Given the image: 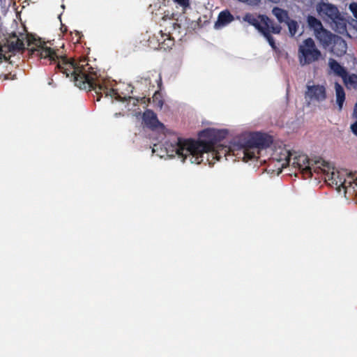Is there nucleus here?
I'll use <instances>...</instances> for the list:
<instances>
[{"label":"nucleus","mask_w":357,"mask_h":357,"mask_svg":"<svg viewBox=\"0 0 357 357\" xmlns=\"http://www.w3.org/2000/svg\"><path fill=\"white\" fill-rule=\"evenodd\" d=\"M24 38V34L18 37L15 33H12L7 40L8 51H23ZM26 38L28 50L31 54L47 59L50 63H56L55 69L66 75V77H70L76 86L81 89L93 91L97 97L96 101H99L103 95L112 98L118 94L116 90L98 79L96 73L88 64L80 65L75 60L70 61L66 56H59L54 49L47 47L46 43L40 39L28 35Z\"/></svg>","instance_id":"f257e3e1"},{"label":"nucleus","mask_w":357,"mask_h":357,"mask_svg":"<svg viewBox=\"0 0 357 357\" xmlns=\"http://www.w3.org/2000/svg\"><path fill=\"white\" fill-rule=\"evenodd\" d=\"M227 134L224 130L206 128L200 131L198 134L199 140L185 139L177 137L174 143L166 144V149L169 152H174L184 162L187 158L191 163L200 164L204 161V155H207L206 161L211 164L209 155L213 158L220 160V157L214 150L215 144L223 139Z\"/></svg>","instance_id":"f03ea898"},{"label":"nucleus","mask_w":357,"mask_h":357,"mask_svg":"<svg viewBox=\"0 0 357 357\" xmlns=\"http://www.w3.org/2000/svg\"><path fill=\"white\" fill-rule=\"evenodd\" d=\"M243 20L255 26L267 40L268 44L273 50L277 48L271 33H280L282 27L280 24H275L265 15H259L257 17H255L252 14L248 13L244 16Z\"/></svg>","instance_id":"7ed1b4c3"},{"label":"nucleus","mask_w":357,"mask_h":357,"mask_svg":"<svg viewBox=\"0 0 357 357\" xmlns=\"http://www.w3.org/2000/svg\"><path fill=\"white\" fill-rule=\"evenodd\" d=\"M292 160V165L297 167L305 178H311L313 173L319 174L326 171L322 166H326V161L321 158L310 160L307 155L299 154L291 158L290 152H287L286 164L289 165Z\"/></svg>","instance_id":"20e7f679"},{"label":"nucleus","mask_w":357,"mask_h":357,"mask_svg":"<svg viewBox=\"0 0 357 357\" xmlns=\"http://www.w3.org/2000/svg\"><path fill=\"white\" fill-rule=\"evenodd\" d=\"M298 59L301 66H308L322 59V54L312 38L305 39L298 46Z\"/></svg>","instance_id":"39448f33"},{"label":"nucleus","mask_w":357,"mask_h":357,"mask_svg":"<svg viewBox=\"0 0 357 357\" xmlns=\"http://www.w3.org/2000/svg\"><path fill=\"white\" fill-rule=\"evenodd\" d=\"M242 140H245V146L246 147H255L258 149H266L269 147L273 143L271 136L261 132L252 133L242 139Z\"/></svg>","instance_id":"423d86ee"},{"label":"nucleus","mask_w":357,"mask_h":357,"mask_svg":"<svg viewBox=\"0 0 357 357\" xmlns=\"http://www.w3.org/2000/svg\"><path fill=\"white\" fill-rule=\"evenodd\" d=\"M322 167L324 168L326 171L321 172L319 174H324L326 181H330L331 184L335 185L338 189L341 187L344 189L347 188L346 179L340 172L335 170L334 168H333L331 172V167L326 162V166H322Z\"/></svg>","instance_id":"0eeeda50"},{"label":"nucleus","mask_w":357,"mask_h":357,"mask_svg":"<svg viewBox=\"0 0 357 357\" xmlns=\"http://www.w3.org/2000/svg\"><path fill=\"white\" fill-rule=\"evenodd\" d=\"M142 121L145 126L151 130L163 129L164 124L161 123L156 114L151 109H146L142 114Z\"/></svg>","instance_id":"6e6552de"},{"label":"nucleus","mask_w":357,"mask_h":357,"mask_svg":"<svg viewBox=\"0 0 357 357\" xmlns=\"http://www.w3.org/2000/svg\"><path fill=\"white\" fill-rule=\"evenodd\" d=\"M305 98H308L310 100H316L322 102L326 98V88L322 85H307L305 91Z\"/></svg>","instance_id":"1a4fd4ad"},{"label":"nucleus","mask_w":357,"mask_h":357,"mask_svg":"<svg viewBox=\"0 0 357 357\" xmlns=\"http://www.w3.org/2000/svg\"><path fill=\"white\" fill-rule=\"evenodd\" d=\"M317 10L320 15L327 17L331 20L337 19L340 14L336 6L323 2L317 5Z\"/></svg>","instance_id":"9d476101"},{"label":"nucleus","mask_w":357,"mask_h":357,"mask_svg":"<svg viewBox=\"0 0 357 357\" xmlns=\"http://www.w3.org/2000/svg\"><path fill=\"white\" fill-rule=\"evenodd\" d=\"M328 49L335 56H342L347 52V44L342 37L337 35Z\"/></svg>","instance_id":"9b49d317"},{"label":"nucleus","mask_w":357,"mask_h":357,"mask_svg":"<svg viewBox=\"0 0 357 357\" xmlns=\"http://www.w3.org/2000/svg\"><path fill=\"white\" fill-rule=\"evenodd\" d=\"M337 35L333 34L326 29L316 33L315 37L324 49H328Z\"/></svg>","instance_id":"f8f14e48"},{"label":"nucleus","mask_w":357,"mask_h":357,"mask_svg":"<svg viewBox=\"0 0 357 357\" xmlns=\"http://www.w3.org/2000/svg\"><path fill=\"white\" fill-rule=\"evenodd\" d=\"M328 66L330 69L335 75L340 77L344 82H347L346 78L348 75V73L344 67L341 66L336 60L333 59H330L328 60Z\"/></svg>","instance_id":"ddd939ff"},{"label":"nucleus","mask_w":357,"mask_h":357,"mask_svg":"<svg viewBox=\"0 0 357 357\" xmlns=\"http://www.w3.org/2000/svg\"><path fill=\"white\" fill-rule=\"evenodd\" d=\"M234 16L227 10L220 12L218 17V20L215 23L216 29L225 26L234 20Z\"/></svg>","instance_id":"4468645a"},{"label":"nucleus","mask_w":357,"mask_h":357,"mask_svg":"<svg viewBox=\"0 0 357 357\" xmlns=\"http://www.w3.org/2000/svg\"><path fill=\"white\" fill-rule=\"evenodd\" d=\"M335 89L336 95V101L338 105L339 109H342L343 103L345 100V92L344 88L337 82L335 83Z\"/></svg>","instance_id":"2eb2a0df"},{"label":"nucleus","mask_w":357,"mask_h":357,"mask_svg":"<svg viewBox=\"0 0 357 357\" xmlns=\"http://www.w3.org/2000/svg\"><path fill=\"white\" fill-rule=\"evenodd\" d=\"M307 21L309 27L314 31V36L316 35V33H318L324 29L321 21L314 16H308Z\"/></svg>","instance_id":"dca6fc26"},{"label":"nucleus","mask_w":357,"mask_h":357,"mask_svg":"<svg viewBox=\"0 0 357 357\" xmlns=\"http://www.w3.org/2000/svg\"><path fill=\"white\" fill-rule=\"evenodd\" d=\"M333 23V29L335 31L340 33H344L347 31V22L346 20L341 16L337 17V19L332 20Z\"/></svg>","instance_id":"f3484780"},{"label":"nucleus","mask_w":357,"mask_h":357,"mask_svg":"<svg viewBox=\"0 0 357 357\" xmlns=\"http://www.w3.org/2000/svg\"><path fill=\"white\" fill-rule=\"evenodd\" d=\"M272 13L280 22H286L289 19L287 11L282 8L275 7L272 10Z\"/></svg>","instance_id":"a211bd4d"},{"label":"nucleus","mask_w":357,"mask_h":357,"mask_svg":"<svg viewBox=\"0 0 357 357\" xmlns=\"http://www.w3.org/2000/svg\"><path fill=\"white\" fill-rule=\"evenodd\" d=\"M241 143V146L243 148V159L246 161L249 160H252V158H255V154L253 151H251V149H253L254 147H246L245 146V140H243Z\"/></svg>","instance_id":"6ab92c4d"},{"label":"nucleus","mask_w":357,"mask_h":357,"mask_svg":"<svg viewBox=\"0 0 357 357\" xmlns=\"http://www.w3.org/2000/svg\"><path fill=\"white\" fill-rule=\"evenodd\" d=\"M289 32L291 35V36H294L297 32V30L298 29V24L296 20H291L290 18L286 22Z\"/></svg>","instance_id":"aec40b11"},{"label":"nucleus","mask_w":357,"mask_h":357,"mask_svg":"<svg viewBox=\"0 0 357 357\" xmlns=\"http://www.w3.org/2000/svg\"><path fill=\"white\" fill-rule=\"evenodd\" d=\"M152 98L154 106L157 108L162 109L164 104V100L161 93L159 91H155Z\"/></svg>","instance_id":"412c9836"},{"label":"nucleus","mask_w":357,"mask_h":357,"mask_svg":"<svg viewBox=\"0 0 357 357\" xmlns=\"http://www.w3.org/2000/svg\"><path fill=\"white\" fill-rule=\"evenodd\" d=\"M346 82H344L346 85H350L353 88L357 89V75L351 74L347 75L346 78Z\"/></svg>","instance_id":"4be33fe9"},{"label":"nucleus","mask_w":357,"mask_h":357,"mask_svg":"<svg viewBox=\"0 0 357 357\" xmlns=\"http://www.w3.org/2000/svg\"><path fill=\"white\" fill-rule=\"evenodd\" d=\"M166 36L167 38L164 39L163 42L161 43L162 47L164 49L169 48L174 45V41L172 38H171L169 35L162 33V37Z\"/></svg>","instance_id":"5701e85b"},{"label":"nucleus","mask_w":357,"mask_h":357,"mask_svg":"<svg viewBox=\"0 0 357 357\" xmlns=\"http://www.w3.org/2000/svg\"><path fill=\"white\" fill-rule=\"evenodd\" d=\"M238 1L240 2L244 3L248 6H259L261 2V0H238Z\"/></svg>","instance_id":"b1692460"},{"label":"nucleus","mask_w":357,"mask_h":357,"mask_svg":"<svg viewBox=\"0 0 357 357\" xmlns=\"http://www.w3.org/2000/svg\"><path fill=\"white\" fill-rule=\"evenodd\" d=\"M349 9L357 20V3L353 2L349 5Z\"/></svg>","instance_id":"393cba45"},{"label":"nucleus","mask_w":357,"mask_h":357,"mask_svg":"<svg viewBox=\"0 0 357 357\" xmlns=\"http://www.w3.org/2000/svg\"><path fill=\"white\" fill-rule=\"evenodd\" d=\"M173 1L183 8H187L190 5V0H173Z\"/></svg>","instance_id":"a878e982"},{"label":"nucleus","mask_w":357,"mask_h":357,"mask_svg":"<svg viewBox=\"0 0 357 357\" xmlns=\"http://www.w3.org/2000/svg\"><path fill=\"white\" fill-rule=\"evenodd\" d=\"M3 48L1 47H0V61H2V59H3L4 61H8V58L7 57V56L4 54H3Z\"/></svg>","instance_id":"bb28decb"},{"label":"nucleus","mask_w":357,"mask_h":357,"mask_svg":"<svg viewBox=\"0 0 357 357\" xmlns=\"http://www.w3.org/2000/svg\"><path fill=\"white\" fill-rule=\"evenodd\" d=\"M351 129L352 132L357 136V121L351 125Z\"/></svg>","instance_id":"cd10ccee"},{"label":"nucleus","mask_w":357,"mask_h":357,"mask_svg":"<svg viewBox=\"0 0 357 357\" xmlns=\"http://www.w3.org/2000/svg\"><path fill=\"white\" fill-rule=\"evenodd\" d=\"M158 85L159 89H160L161 85H162V78H161V77H160H160H159V80H158Z\"/></svg>","instance_id":"c85d7f7f"},{"label":"nucleus","mask_w":357,"mask_h":357,"mask_svg":"<svg viewBox=\"0 0 357 357\" xmlns=\"http://www.w3.org/2000/svg\"><path fill=\"white\" fill-rule=\"evenodd\" d=\"M269 2L273 3H278L280 0H267Z\"/></svg>","instance_id":"c756f323"},{"label":"nucleus","mask_w":357,"mask_h":357,"mask_svg":"<svg viewBox=\"0 0 357 357\" xmlns=\"http://www.w3.org/2000/svg\"><path fill=\"white\" fill-rule=\"evenodd\" d=\"M354 112L357 114V102L355 105Z\"/></svg>","instance_id":"7c9ffc66"},{"label":"nucleus","mask_w":357,"mask_h":357,"mask_svg":"<svg viewBox=\"0 0 357 357\" xmlns=\"http://www.w3.org/2000/svg\"><path fill=\"white\" fill-rule=\"evenodd\" d=\"M173 25H174V28H175L176 26L179 27V25H178L177 23H173Z\"/></svg>","instance_id":"2f4dec72"},{"label":"nucleus","mask_w":357,"mask_h":357,"mask_svg":"<svg viewBox=\"0 0 357 357\" xmlns=\"http://www.w3.org/2000/svg\"><path fill=\"white\" fill-rule=\"evenodd\" d=\"M117 115H121V113H119V114L116 113V114H115V116H117Z\"/></svg>","instance_id":"473e14b6"}]
</instances>
